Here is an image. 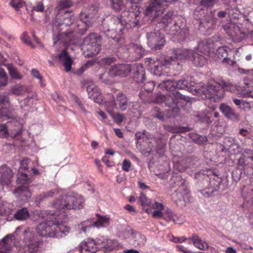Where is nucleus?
Listing matches in <instances>:
<instances>
[{"instance_id": "obj_5", "label": "nucleus", "mask_w": 253, "mask_h": 253, "mask_svg": "<svg viewBox=\"0 0 253 253\" xmlns=\"http://www.w3.org/2000/svg\"><path fill=\"white\" fill-rule=\"evenodd\" d=\"M84 199L80 195H65L57 199L53 204V207L60 210L59 213L64 212L65 210L80 209L84 206Z\"/></svg>"}, {"instance_id": "obj_56", "label": "nucleus", "mask_w": 253, "mask_h": 253, "mask_svg": "<svg viewBox=\"0 0 253 253\" xmlns=\"http://www.w3.org/2000/svg\"><path fill=\"white\" fill-rule=\"evenodd\" d=\"M110 115L112 117L114 121L117 124L121 123L124 119V116L123 114L119 113L114 114L113 113V111H112V115Z\"/></svg>"}, {"instance_id": "obj_44", "label": "nucleus", "mask_w": 253, "mask_h": 253, "mask_svg": "<svg viewBox=\"0 0 253 253\" xmlns=\"http://www.w3.org/2000/svg\"><path fill=\"white\" fill-rule=\"evenodd\" d=\"M189 240H191L194 245L200 250L204 249V244L202 241L199 238V237L196 234H194L192 236L189 238Z\"/></svg>"}, {"instance_id": "obj_59", "label": "nucleus", "mask_w": 253, "mask_h": 253, "mask_svg": "<svg viewBox=\"0 0 253 253\" xmlns=\"http://www.w3.org/2000/svg\"><path fill=\"white\" fill-rule=\"evenodd\" d=\"M31 72H32V75L34 77L37 78L38 79H39L40 80L41 85L44 86V84H43V83L42 82V77L39 71L36 69H33L32 70Z\"/></svg>"}, {"instance_id": "obj_24", "label": "nucleus", "mask_w": 253, "mask_h": 253, "mask_svg": "<svg viewBox=\"0 0 253 253\" xmlns=\"http://www.w3.org/2000/svg\"><path fill=\"white\" fill-rule=\"evenodd\" d=\"M131 71H132V78L134 81L138 83H142L145 81L146 76L145 69L142 65H132Z\"/></svg>"}, {"instance_id": "obj_50", "label": "nucleus", "mask_w": 253, "mask_h": 253, "mask_svg": "<svg viewBox=\"0 0 253 253\" xmlns=\"http://www.w3.org/2000/svg\"><path fill=\"white\" fill-rule=\"evenodd\" d=\"M139 200L143 207L145 206H150L151 205V200L142 193L140 195Z\"/></svg>"}, {"instance_id": "obj_23", "label": "nucleus", "mask_w": 253, "mask_h": 253, "mask_svg": "<svg viewBox=\"0 0 253 253\" xmlns=\"http://www.w3.org/2000/svg\"><path fill=\"white\" fill-rule=\"evenodd\" d=\"M87 91L89 98L98 104H104L103 96L100 89L94 84H90L87 87Z\"/></svg>"}, {"instance_id": "obj_33", "label": "nucleus", "mask_w": 253, "mask_h": 253, "mask_svg": "<svg viewBox=\"0 0 253 253\" xmlns=\"http://www.w3.org/2000/svg\"><path fill=\"white\" fill-rule=\"evenodd\" d=\"M179 18L178 16L173 14L172 11H169L162 19V23L165 26V28L168 26L171 25L176 20Z\"/></svg>"}, {"instance_id": "obj_36", "label": "nucleus", "mask_w": 253, "mask_h": 253, "mask_svg": "<svg viewBox=\"0 0 253 253\" xmlns=\"http://www.w3.org/2000/svg\"><path fill=\"white\" fill-rule=\"evenodd\" d=\"M162 89L168 91H173L176 88L175 82L172 80L164 81L159 84L158 86Z\"/></svg>"}, {"instance_id": "obj_52", "label": "nucleus", "mask_w": 253, "mask_h": 253, "mask_svg": "<svg viewBox=\"0 0 253 253\" xmlns=\"http://www.w3.org/2000/svg\"><path fill=\"white\" fill-rule=\"evenodd\" d=\"M242 174V170L237 168L232 171V176L234 181L235 182L239 181Z\"/></svg>"}, {"instance_id": "obj_6", "label": "nucleus", "mask_w": 253, "mask_h": 253, "mask_svg": "<svg viewBox=\"0 0 253 253\" xmlns=\"http://www.w3.org/2000/svg\"><path fill=\"white\" fill-rule=\"evenodd\" d=\"M14 210L13 205L10 203L0 202V216L3 217L7 220H11L15 218L18 221H24L28 219L30 217L29 211L26 208H23L18 210L11 216Z\"/></svg>"}, {"instance_id": "obj_48", "label": "nucleus", "mask_w": 253, "mask_h": 253, "mask_svg": "<svg viewBox=\"0 0 253 253\" xmlns=\"http://www.w3.org/2000/svg\"><path fill=\"white\" fill-rule=\"evenodd\" d=\"M7 84L6 73L3 69L0 68V87L6 86Z\"/></svg>"}, {"instance_id": "obj_57", "label": "nucleus", "mask_w": 253, "mask_h": 253, "mask_svg": "<svg viewBox=\"0 0 253 253\" xmlns=\"http://www.w3.org/2000/svg\"><path fill=\"white\" fill-rule=\"evenodd\" d=\"M131 166V163L129 160L125 159L122 163V169L123 170L128 172L130 170Z\"/></svg>"}, {"instance_id": "obj_18", "label": "nucleus", "mask_w": 253, "mask_h": 253, "mask_svg": "<svg viewBox=\"0 0 253 253\" xmlns=\"http://www.w3.org/2000/svg\"><path fill=\"white\" fill-rule=\"evenodd\" d=\"M100 239L97 241L93 239H87L83 242L80 245V251L81 253H95L100 246Z\"/></svg>"}, {"instance_id": "obj_15", "label": "nucleus", "mask_w": 253, "mask_h": 253, "mask_svg": "<svg viewBox=\"0 0 253 253\" xmlns=\"http://www.w3.org/2000/svg\"><path fill=\"white\" fill-rule=\"evenodd\" d=\"M165 31L171 35H179L181 38L184 39L188 35V30L185 25L179 18L175 21L171 25L166 28Z\"/></svg>"}, {"instance_id": "obj_13", "label": "nucleus", "mask_w": 253, "mask_h": 253, "mask_svg": "<svg viewBox=\"0 0 253 253\" xmlns=\"http://www.w3.org/2000/svg\"><path fill=\"white\" fill-rule=\"evenodd\" d=\"M187 101L188 99L185 96L178 91H175L174 93H169L167 95L165 104L171 108L179 109Z\"/></svg>"}, {"instance_id": "obj_11", "label": "nucleus", "mask_w": 253, "mask_h": 253, "mask_svg": "<svg viewBox=\"0 0 253 253\" xmlns=\"http://www.w3.org/2000/svg\"><path fill=\"white\" fill-rule=\"evenodd\" d=\"M178 0H150L145 14L154 19L164 12L169 3L175 2Z\"/></svg>"}, {"instance_id": "obj_17", "label": "nucleus", "mask_w": 253, "mask_h": 253, "mask_svg": "<svg viewBox=\"0 0 253 253\" xmlns=\"http://www.w3.org/2000/svg\"><path fill=\"white\" fill-rule=\"evenodd\" d=\"M219 110L227 119L235 122H239L241 121L240 114L226 103H223L220 104Z\"/></svg>"}, {"instance_id": "obj_46", "label": "nucleus", "mask_w": 253, "mask_h": 253, "mask_svg": "<svg viewBox=\"0 0 253 253\" xmlns=\"http://www.w3.org/2000/svg\"><path fill=\"white\" fill-rule=\"evenodd\" d=\"M8 70L11 77L15 79L20 80L22 78V76L18 72L17 70L12 65H8L7 67Z\"/></svg>"}, {"instance_id": "obj_39", "label": "nucleus", "mask_w": 253, "mask_h": 253, "mask_svg": "<svg viewBox=\"0 0 253 253\" xmlns=\"http://www.w3.org/2000/svg\"><path fill=\"white\" fill-rule=\"evenodd\" d=\"M11 92L13 94L17 96L23 95L26 92H28V88L25 85H16L11 88Z\"/></svg>"}, {"instance_id": "obj_4", "label": "nucleus", "mask_w": 253, "mask_h": 253, "mask_svg": "<svg viewBox=\"0 0 253 253\" xmlns=\"http://www.w3.org/2000/svg\"><path fill=\"white\" fill-rule=\"evenodd\" d=\"M54 220H47L39 223L37 226V232L41 236L61 238L66 236L70 232L69 227L65 225L63 220L66 215L57 212Z\"/></svg>"}, {"instance_id": "obj_8", "label": "nucleus", "mask_w": 253, "mask_h": 253, "mask_svg": "<svg viewBox=\"0 0 253 253\" xmlns=\"http://www.w3.org/2000/svg\"><path fill=\"white\" fill-rule=\"evenodd\" d=\"M229 85L223 81L218 83L213 79L209 80L207 83V99L211 102L219 101L224 96V89Z\"/></svg>"}, {"instance_id": "obj_34", "label": "nucleus", "mask_w": 253, "mask_h": 253, "mask_svg": "<svg viewBox=\"0 0 253 253\" xmlns=\"http://www.w3.org/2000/svg\"><path fill=\"white\" fill-rule=\"evenodd\" d=\"M253 162V155L251 156H243L239 159L237 164V168L242 170L247 168L251 163Z\"/></svg>"}, {"instance_id": "obj_47", "label": "nucleus", "mask_w": 253, "mask_h": 253, "mask_svg": "<svg viewBox=\"0 0 253 253\" xmlns=\"http://www.w3.org/2000/svg\"><path fill=\"white\" fill-rule=\"evenodd\" d=\"M152 115L154 118H158L159 120L164 121L165 115L163 112L160 111V109L158 107H155L152 111Z\"/></svg>"}, {"instance_id": "obj_31", "label": "nucleus", "mask_w": 253, "mask_h": 253, "mask_svg": "<svg viewBox=\"0 0 253 253\" xmlns=\"http://www.w3.org/2000/svg\"><path fill=\"white\" fill-rule=\"evenodd\" d=\"M130 49L134 51L132 55L133 60H137L144 54L145 50L143 48L136 44L131 43L129 45Z\"/></svg>"}, {"instance_id": "obj_51", "label": "nucleus", "mask_w": 253, "mask_h": 253, "mask_svg": "<svg viewBox=\"0 0 253 253\" xmlns=\"http://www.w3.org/2000/svg\"><path fill=\"white\" fill-rule=\"evenodd\" d=\"M10 4L17 11L24 5V2L22 0H11Z\"/></svg>"}, {"instance_id": "obj_16", "label": "nucleus", "mask_w": 253, "mask_h": 253, "mask_svg": "<svg viewBox=\"0 0 253 253\" xmlns=\"http://www.w3.org/2000/svg\"><path fill=\"white\" fill-rule=\"evenodd\" d=\"M110 224V218L107 216L101 215L97 216V219L95 222L91 223L90 221H84L79 225V228L83 232H86L87 230L92 227L97 228L108 226Z\"/></svg>"}, {"instance_id": "obj_54", "label": "nucleus", "mask_w": 253, "mask_h": 253, "mask_svg": "<svg viewBox=\"0 0 253 253\" xmlns=\"http://www.w3.org/2000/svg\"><path fill=\"white\" fill-rule=\"evenodd\" d=\"M244 172L245 174L250 178H253V162H252L251 164L244 169Z\"/></svg>"}, {"instance_id": "obj_19", "label": "nucleus", "mask_w": 253, "mask_h": 253, "mask_svg": "<svg viewBox=\"0 0 253 253\" xmlns=\"http://www.w3.org/2000/svg\"><path fill=\"white\" fill-rule=\"evenodd\" d=\"M131 67L130 64H115L110 67V74L114 77H126L131 72Z\"/></svg>"}, {"instance_id": "obj_64", "label": "nucleus", "mask_w": 253, "mask_h": 253, "mask_svg": "<svg viewBox=\"0 0 253 253\" xmlns=\"http://www.w3.org/2000/svg\"><path fill=\"white\" fill-rule=\"evenodd\" d=\"M241 95L244 97L253 98V90L250 89L243 90L241 92Z\"/></svg>"}, {"instance_id": "obj_40", "label": "nucleus", "mask_w": 253, "mask_h": 253, "mask_svg": "<svg viewBox=\"0 0 253 253\" xmlns=\"http://www.w3.org/2000/svg\"><path fill=\"white\" fill-rule=\"evenodd\" d=\"M114 76L111 75L110 74V68L108 72H104L99 76V79L102 83L107 84H111L113 83V78Z\"/></svg>"}, {"instance_id": "obj_28", "label": "nucleus", "mask_w": 253, "mask_h": 253, "mask_svg": "<svg viewBox=\"0 0 253 253\" xmlns=\"http://www.w3.org/2000/svg\"><path fill=\"white\" fill-rule=\"evenodd\" d=\"M195 84V82L191 77H188L186 79H182L175 82L176 88L180 89H188L191 87L194 86Z\"/></svg>"}, {"instance_id": "obj_27", "label": "nucleus", "mask_w": 253, "mask_h": 253, "mask_svg": "<svg viewBox=\"0 0 253 253\" xmlns=\"http://www.w3.org/2000/svg\"><path fill=\"white\" fill-rule=\"evenodd\" d=\"M58 58L62 62L63 65L66 72H69L71 69L73 61L71 58L68 55L66 49L63 50L58 55Z\"/></svg>"}, {"instance_id": "obj_3", "label": "nucleus", "mask_w": 253, "mask_h": 253, "mask_svg": "<svg viewBox=\"0 0 253 253\" xmlns=\"http://www.w3.org/2000/svg\"><path fill=\"white\" fill-rule=\"evenodd\" d=\"M180 53V50L177 48L170 49L163 59L155 61L152 58H147L146 59V62H148V65L152 66L151 70L154 75L158 76H169L171 74V70H179L181 68L180 64L178 62V53Z\"/></svg>"}, {"instance_id": "obj_61", "label": "nucleus", "mask_w": 253, "mask_h": 253, "mask_svg": "<svg viewBox=\"0 0 253 253\" xmlns=\"http://www.w3.org/2000/svg\"><path fill=\"white\" fill-rule=\"evenodd\" d=\"M8 132L5 125H0V137L2 138L7 137Z\"/></svg>"}, {"instance_id": "obj_29", "label": "nucleus", "mask_w": 253, "mask_h": 253, "mask_svg": "<svg viewBox=\"0 0 253 253\" xmlns=\"http://www.w3.org/2000/svg\"><path fill=\"white\" fill-rule=\"evenodd\" d=\"M100 242L99 250L106 252H110L115 249L118 245V243L116 241L108 239L100 240Z\"/></svg>"}, {"instance_id": "obj_63", "label": "nucleus", "mask_w": 253, "mask_h": 253, "mask_svg": "<svg viewBox=\"0 0 253 253\" xmlns=\"http://www.w3.org/2000/svg\"><path fill=\"white\" fill-rule=\"evenodd\" d=\"M93 62L92 61H87L85 64H84L79 71H78V74L81 75L84 70L89 67L92 66Z\"/></svg>"}, {"instance_id": "obj_37", "label": "nucleus", "mask_w": 253, "mask_h": 253, "mask_svg": "<svg viewBox=\"0 0 253 253\" xmlns=\"http://www.w3.org/2000/svg\"><path fill=\"white\" fill-rule=\"evenodd\" d=\"M59 18H57L54 23V25L59 28L61 26H69L71 25L73 23V21L74 20V17L71 15L68 14L67 16H64L63 18L62 22L60 23L58 21Z\"/></svg>"}, {"instance_id": "obj_32", "label": "nucleus", "mask_w": 253, "mask_h": 253, "mask_svg": "<svg viewBox=\"0 0 253 253\" xmlns=\"http://www.w3.org/2000/svg\"><path fill=\"white\" fill-rule=\"evenodd\" d=\"M242 195L245 202L250 205L253 204V188L244 187L242 191Z\"/></svg>"}, {"instance_id": "obj_26", "label": "nucleus", "mask_w": 253, "mask_h": 253, "mask_svg": "<svg viewBox=\"0 0 253 253\" xmlns=\"http://www.w3.org/2000/svg\"><path fill=\"white\" fill-rule=\"evenodd\" d=\"M1 174L0 182L3 185H8L11 183L13 173L11 169L6 166H3L0 168Z\"/></svg>"}, {"instance_id": "obj_7", "label": "nucleus", "mask_w": 253, "mask_h": 253, "mask_svg": "<svg viewBox=\"0 0 253 253\" xmlns=\"http://www.w3.org/2000/svg\"><path fill=\"white\" fill-rule=\"evenodd\" d=\"M135 137L137 139V144L146 143L148 145L146 152L151 153L156 152L161 153L165 147V144L162 142L161 138H156L152 137L151 135L148 134L146 131L144 133L137 132L135 133Z\"/></svg>"}, {"instance_id": "obj_53", "label": "nucleus", "mask_w": 253, "mask_h": 253, "mask_svg": "<svg viewBox=\"0 0 253 253\" xmlns=\"http://www.w3.org/2000/svg\"><path fill=\"white\" fill-rule=\"evenodd\" d=\"M196 52L205 55L206 42L205 41H203L198 43Z\"/></svg>"}, {"instance_id": "obj_20", "label": "nucleus", "mask_w": 253, "mask_h": 253, "mask_svg": "<svg viewBox=\"0 0 253 253\" xmlns=\"http://www.w3.org/2000/svg\"><path fill=\"white\" fill-rule=\"evenodd\" d=\"M191 4H199L194 12V17L196 19L200 21L202 23V20L206 17L205 7L206 6V0H188Z\"/></svg>"}, {"instance_id": "obj_35", "label": "nucleus", "mask_w": 253, "mask_h": 253, "mask_svg": "<svg viewBox=\"0 0 253 253\" xmlns=\"http://www.w3.org/2000/svg\"><path fill=\"white\" fill-rule=\"evenodd\" d=\"M210 177L209 185L208 188H213L212 192L214 190H217L219 188L220 184L221 183V179L218 176V175L213 173V175H211Z\"/></svg>"}, {"instance_id": "obj_38", "label": "nucleus", "mask_w": 253, "mask_h": 253, "mask_svg": "<svg viewBox=\"0 0 253 253\" xmlns=\"http://www.w3.org/2000/svg\"><path fill=\"white\" fill-rule=\"evenodd\" d=\"M15 193L20 196H25L27 199L31 196L29 187L27 185H22L15 190Z\"/></svg>"}, {"instance_id": "obj_10", "label": "nucleus", "mask_w": 253, "mask_h": 253, "mask_svg": "<svg viewBox=\"0 0 253 253\" xmlns=\"http://www.w3.org/2000/svg\"><path fill=\"white\" fill-rule=\"evenodd\" d=\"M108 100L104 101V105L106 110L110 115H112V111L115 108H118L122 111H125L127 109L128 100L125 94L122 92L118 93L115 99L111 94H108Z\"/></svg>"}, {"instance_id": "obj_45", "label": "nucleus", "mask_w": 253, "mask_h": 253, "mask_svg": "<svg viewBox=\"0 0 253 253\" xmlns=\"http://www.w3.org/2000/svg\"><path fill=\"white\" fill-rule=\"evenodd\" d=\"M73 5V3L69 0H60L58 5V9L59 13L61 12V11L64 9L71 7Z\"/></svg>"}, {"instance_id": "obj_49", "label": "nucleus", "mask_w": 253, "mask_h": 253, "mask_svg": "<svg viewBox=\"0 0 253 253\" xmlns=\"http://www.w3.org/2000/svg\"><path fill=\"white\" fill-rule=\"evenodd\" d=\"M17 182L18 184H25L29 183L31 181L27 174L22 173L17 177Z\"/></svg>"}, {"instance_id": "obj_30", "label": "nucleus", "mask_w": 253, "mask_h": 253, "mask_svg": "<svg viewBox=\"0 0 253 253\" xmlns=\"http://www.w3.org/2000/svg\"><path fill=\"white\" fill-rule=\"evenodd\" d=\"M13 241L11 237L6 236L0 241V253H9L12 248Z\"/></svg>"}, {"instance_id": "obj_2", "label": "nucleus", "mask_w": 253, "mask_h": 253, "mask_svg": "<svg viewBox=\"0 0 253 253\" xmlns=\"http://www.w3.org/2000/svg\"><path fill=\"white\" fill-rule=\"evenodd\" d=\"M140 12L137 6H132L128 10L125 8L121 13V17H114L111 19L108 32L111 33L110 37L113 39H118L123 33L124 24H129L131 26L138 25L140 18Z\"/></svg>"}, {"instance_id": "obj_1", "label": "nucleus", "mask_w": 253, "mask_h": 253, "mask_svg": "<svg viewBox=\"0 0 253 253\" xmlns=\"http://www.w3.org/2000/svg\"><path fill=\"white\" fill-rule=\"evenodd\" d=\"M94 14L95 11L93 7L85 9L84 11L81 12L80 14L81 23L75 25V27L70 28L65 33L58 34L56 37H54V44L57 42L62 43L65 45L74 44L77 35L84 34L91 25V19Z\"/></svg>"}, {"instance_id": "obj_58", "label": "nucleus", "mask_w": 253, "mask_h": 253, "mask_svg": "<svg viewBox=\"0 0 253 253\" xmlns=\"http://www.w3.org/2000/svg\"><path fill=\"white\" fill-rule=\"evenodd\" d=\"M21 40H22L23 42H24L25 44L30 46L32 48H34V46H33V43L31 42V41L29 40V38L28 36V34L26 32H24Z\"/></svg>"}, {"instance_id": "obj_12", "label": "nucleus", "mask_w": 253, "mask_h": 253, "mask_svg": "<svg viewBox=\"0 0 253 253\" xmlns=\"http://www.w3.org/2000/svg\"><path fill=\"white\" fill-rule=\"evenodd\" d=\"M180 50V53H178L179 60L186 59L192 61L195 66L197 67H203L206 63L205 55L199 53L194 52L192 50L177 48Z\"/></svg>"}, {"instance_id": "obj_43", "label": "nucleus", "mask_w": 253, "mask_h": 253, "mask_svg": "<svg viewBox=\"0 0 253 253\" xmlns=\"http://www.w3.org/2000/svg\"><path fill=\"white\" fill-rule=\"evenodd\" d=\"M215 10L211 11L208 15V19L207 18V27L209 29L212 28L216 23V19L214 17Z\"/></svg>"}, {"instance_id": "obj_41", "label": "nucleus", "mask_w": 253, "mask_h": 253, "mask_svg": "<svg viewBox=\"0 0 253 253\" xmlns=\"http://www.w3.org/2000/svg\"><path fill=\"white\" fill-rule=\"evenodd\" d=\"M175 178L176 180L180 183L179 185L177 184V185H179V187L177 190L178 192L182 195L185 194H186L188 192L187 186L185 184V180L180 175L176 176Z\"/></svg>"}, {"instance_id": "obj_22", "label": "nucleus", "mask_w": 253, "mask_h": 253, "mask_svg": "<svg viewBox=\"0 0 253 253\" xmlns=\"http://www.w3.org/2000/svg\"><path fill=\"white\" fill-rule=\"evenodd\" d=\"M9 104L8 95L5 94H0V121L7 120L11 117V113L9 110L3 106Z\"/></svg>"}, {"instance_id": "obj_60", "label": "nucleus", "mask_w": 253, "mask_h": 253, "mask_svg": "<svg viewBox=\"0 0 253 253\" xmlns=\"http://www.w3.org/2000/svg\"><path fill=\"white\" fill-rule=\"evenodd\" d=\"M116 61V58L113 57L104 58L101 61V63L104 65H110Z\"/></svg>"}, {"instance_id": "obj_21", "label": "nucleus", "mask_w": 253, "mask_h": 253, "mask_svg": "<svg viewBox=\"0 0 253 253\" xmlns=\"http://www.w3.org/2000/svg\"><path fill=\"white\" fill-rule=\"evenodd\" d=\"M24 241L30 252L34 253L38 251L39 248V242L32 232L25 231Z\"/></svg>"}, {"instance_id": "obj_42", "label": "nucleus", "mask_w": 253, "mask_h": 253, "mask_svg": "<svg viewBox=\"0 0 253 253\" xmlns=\"http://www.w3.org/2000/svg\"><path fill=\"white\" fill-rule=\"evenodd\" d=\"M110 1L111 7L116 11L123 10L126 7L123 0H110Z\"/></svg>"}, {"instance_id": "obj_9", "label": "nucleus", "mask_w": 253, "mask_h": 253, "mask_svg": "<svg viewBox=\"0 0 253 253\" xmlns=\"http://www.w3.org/2000/svg\"><path fill=\"white\" fill-rule=\"evenodd\" d=\"M101 37L95 33H91L85 37L82 46L85 56L92 57L101 50Z\"/></svg>"}, {"instance_id": "obj_25", "label": "nucleus", "mask_w": 253, "mask_h": 253, "mask_svg": "<svg viewBox=\"0 0 253 253\" xmlns=\"http://www.w3.org/2000/svg\"><path fill=\"white\" fill-rule=\"evenodd\" d=\"M228 50H230V48L227 46L219 47L216 49V52H214V51L212 52L209 51L208 55L215 60H217V59L223 58V61L227 62V61L230 60L228 57Z\"/></svg>"}, {"instance_id": "obj_62", "label": "nucleus", "mask_w": 253, "mask_h": 253, "mask_svg": "<svg viewBox=\"0 0 253 253\" xmlns=\"http://www.w3.org/2000/svg\"><path fill=\"white\" fill-rule=\"evenodd\" d=\"M32 10L36 11L37 12H43L44 10V7L43 4V3L41 1L37 2V5L33 7Z\"/></svg>"}, {"instance_id": "obj_55", "label": "nucleus", "mask_w": 253, "mask_h": 253, "mask_svg": "<svg viewBox=\"0 0 253 253\" xmlns=\"http://www.w3.org/2000/svg\"><path fill=\"white\" fill-rule=\"evenodd\" d=\"M174 212L169 209H167L164 212L163 218L167 221L169 222L171 221L172 216Z\"/></svg>"}, {"instance_id": "obj_14", "label": "nucleus", "mask_w": 253, "mask_h": 253, "mask_svg": "<svg viewBox=\"0 0 253 253\" xmlns=\"http://www.w3.org/2000/svg\"><path fill=\"white\" fill-rule=\"evenodd\" d=\"M147 43L151 49L160 50L165 45L166 40L163 34L160 31H157L154 32L147 34Z\"/></svg>"}]
</instances>
